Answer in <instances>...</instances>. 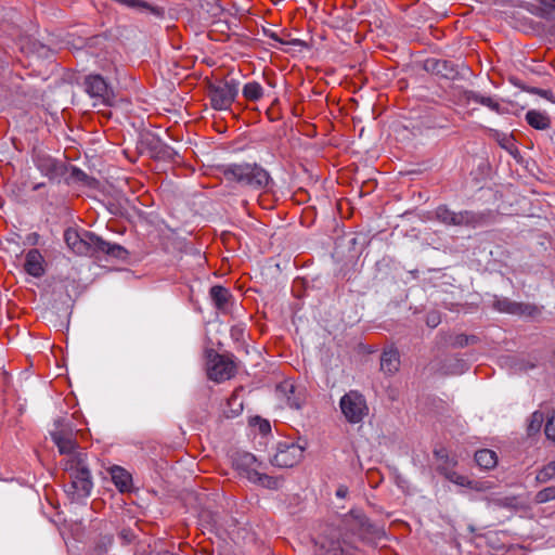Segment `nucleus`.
<instances>
[{"label": "nucleus", "instance_id": "nucleus-1", "mask_svg": "<svg viewBox=\"0 0 555 555\" xmlns=\"http://www.w3.org/2000/svg\"><path fill=\"white\" fill-rule=\"evenodd\" d=\"M218 171L227 181L253 190H266L272 183L270 173L257 163L222 164L218 166Z\"/></svg>", "mask_w": 555, "mask_h": 555}, {"label": "nucleus", "instance_id": "nucleus-2", "mask_svg": "<svg viewBox=\"0 0 555 555\" xmlns=\"http://www.w3.org/2000/svg\"><path fill=\"white\" fill-rule=\"evenodd\" d=\"M62 465L70 478L67 492L72 495V500L80 501L88 498L91 494L93 482L87 453L78 452L72 457L64 459Z\"/></svg>", "mask_w": 555, "mask_h": 555}, {"label": "nucleus", "instance_id": "nucleus-3", "mask_svg": "<svg viewBox=\"0 0 555 555\" xmlns=\"http://www.w3.org/2000/svg\"><path fill=\"white\" fill-rule=\"evenodd\" d=\"M436 219L446 225L478 228L488 224V215L472 210L453 211L447 205L435 209Z\"/></svg>", "mask_w": 555, "mask_h": 555}, {"label": "nucleus", "instance_id": "nucleus-4", "mask_svg": "<svg viewBox=\"0 0 555 555\" xmlns=\"http://www.w3.org/2000/svg\"><path fill=\"white\" fill-rule=\"evenodd\" d=\"M240 90V81L235 78L219 79L208 85V96L211 107L224 111L231 107Z\"/></svg>", "mask_w": 555, "mask_h": 555}, {"label": "nucleus", "instance_id": "nucleus-5", "mask_svg": "<svg viewBox=\"0 0 555 555\" xmlns=\"http://www.w3.org/2000/svg\"><path fill=\"white\" fill-rule=\"evenodd\" d=\"M31 158L36 169L51 183H61L68 172L65 162L51 156L43 150H34Z\"/></svg>", "mask_w": 555, "mask_h": 555}, {"label": "nucleus", "instance_id": "nucleus-6", "mask_svg": "<svg viewBox=\"0 0 555 555\" xmlns=\"http://www.w3.org/2000/svg\"><path fill=\"white\" fill-rule=\"evenodd\" d=\"M207 374L209 379L221 383L235 375L236 365L232 358L219 354L215 350L206 352Z\"/></svg>", "mask_w": 555, "mask_h": 555}, {"label": "nucleus", "instance_id": "nucleus-7", "mask_svg": "<svg viewBox=\"0 0 555 555\" xmlns=\"http://www.w3.org/2000/svg\"><path fill=\"white\" fill-rule=\"evenodd\" d=\"M95 238H98V235L87 230L78 231L68 228L64 232V241L67 247L78 256H93Z\"/></svg>", "mask_w": 555, "mask_h": 555}, {"label": "nucleus", "instance_id": "nucleus-8", "mask_svg": "<svg viewBox=\"0 0 555 555\" xmlns=\"http://www.w3.org/2000/svg\"><path fill=\"white\" fill-rule=\"evenodd\" d=\"M339 408L345 418L351 423H360L369 413L366 400L357 390H350L339 400Z\"/></svg>", "mask_w": 555, "mask_h": 555}, {"label": "nucleus", "instance_id": "nucleus-9", "mask_svg": "<svg viewBox=\"0 0 555 555\" xmlns=\"http://www.w3.org/2000/svg\"><path fill=\"white\" fill-rule=\"evenodd\" d=\"M352 547L340 539V532L328 529L315 541V555H352Z\"/></svg>", "mask_w": 555, "mask_h": 555}, {"label": "nucleus", "instance_id": "nucleus-10", "mask_svg": "<svg viewBox=\"0 0 555 555\" xmlns=\"http://www.w3.org/2000/svg\"><path fill=\"white\" fill-rule=\"evenodd\" d=\"M304 457V448L295 442L280 441L276 443L275 453L271 459L274 466L281 468L293 467Z\"/></svg>", "mask_w": 555, "mask_h": 555}, {"label": "nucleus", "instance_id": "nucleus-11", "mask_svg": "<svg viewBox=\"0 0 555 555\" xmlns=\"http://www.w3.org/2000/svg\"><path fill=\"white\" fill-rule=\"evenodd\" d=\"M85 90L99 103L109 105L113 99V90L107 81L99 74L88 75L85 78Z\"/></svg>", "mask_w": 555, "mask_h": 555}, {"label": "nucleus", "instance_id": "nucleus-12", "mask_svg": "<svg viewBox=\"0 0 555 555\" xmlns=\"http://www.w3.org/2000/svg\"><path fill=\"white\" fill-rule=\"evenodd\" d=\"M233 465L242 476L251 480L253 473H258L262 463L249 452H237L233 457Z\"/></svg>", "mask_w": 555, "mask_h": 555}, {"label": "nucleus", "instance_id": "nucleus-13", "mask_svg": "<svg viewBox=\"0 0 555 555\" xmlns=\"http://www.w3.org/2000/svg\"><path fill=\"white\" fill-rule=\"evenodd\" d=\"M24 269L27 274L37 279L44 275V258L38 249L34 248L27 251Z\"/></svg>", "mask_w": 555, "mask_h": 555}, {"label": "nucleus", "instance_id": "nucleus-14", "mask_svg": "<svg viewBox=\"0 0 555 555\" xmlns=\"http://www.w3.org/2000/svg\"><path fill=\"white\" fill-rule=\"evenodd\" d=\"M105 254L111 258H115L118 260H126L128 258V250L116 243H109L104 241L101 236L98 235L95 238V249L94 255Z\"/></svg>", "mask_w": 555, "mask_h": 555}, {"label": "nucleus", "instance_id": "nucleus-15", "mask_svg": "<svg viewBox=\"0 0 555 555\" xmlns=\"http://www.w3.org/2000/svg\"><path fill=\"white\" fill-rule=\"evenodd\" d=\"M147 146L153 157L163 160H173L178 153L156 135L147 139Z\"/></svg>", "mask_w": 555, "mask_h": 555}, {"label": "nucleus", "instance_id": "nucleus-16", "mask_svg": "<svg viewBox=\"0 0 555 555\" xmlns=\"http://www.w3.org/2000/svg\"><path fill=\"white\" fill-rule=\"evenodd\" d=\"M214 306L221 312L228 311L229 304L233 299L231 292L222 285H214L209 291Z\"/></svg>", "mask_w": 555, "mask_h": 555}, {"label": "nucleus", "instance_id": "nucleus-17", "mask_svg": "<svg viewBox=\"0 0 555 555\" xmlns=\"http://www.w3.org/2000/svg\"><path fill=\"white\" fill-rule=\"evenodd\" d=\"M463 96L467 102L478 103L480 105H483V106L490 108L491 111H493L498 114L503 113L501 104L495 99H493L491 96L482 95L481 93L474 91V90L464 91Z\"/></svg>", "mask_w": 555, "mask_h": 555}, {"label": "nucleus", "instance_id": "nucleus-18", "mask_svg": "<svg viewBox=\"0 0 555 555\" xmlns=\"http://www.w3.org/2000/svg\"><path fill=\"white\" fill-rule=\"evenodd\" d=\"M425 67L426 69L433 70L435 74L440 75L444 78H453L457 74L453 64L446 60H427Z\"/></svg>", "mask_w": 555, "mask_h": 555}, {"label": "nucleus", "instance_id": "nucleus-19", "mask_svg": "<svg viewBox=\"0 0 555 555\" xmlns=\"http://www.w3.org/2000/svg\"><path fill=\"white\" fill-rule=\"evenodd\" d=\"M54 444L57 447L59 452L66 455L65 459L74 456L78 452H85L76 442L75 434L73 436L55 437Z\"/></svg>", "mask_w": 555, "mask_h": 555}, {"label": "nucleus", "instance_id": "nucleus-20", "mask_svg": "<svg viewBox=\"0 0 555 555\" xmlns=\"http://www.w3.org/2000/svg\"><path fill=\"white\" fill-rule=\"evenodd\" d=\"M400 366L399 352L396 349L385 350L380 357V369L384 373L392 375Z\"/></svg>", "mask_w": 555, "mask_h": 555}, {"label": "nucleus", "instance_id": "nucleus-21", "mask_svg": "<svg viewBox=\"0 0 555 555\" xmlns=\"http://www.w3.org/2000/svg\"><path fill=\"white\" fill-rule=\"evenodd\" d=\"M112 480L120 492L129 491L132 483L131 475L120 466L111 469Z\"/></svg>", "mask_w": 555, "mask_h": 555}, {"label": "nucleus", "instance_id": "nucleus-22", "mask_svg": "<svg viewBox=\"0 0 555 555\" xmlns=\"http://www.w3.org/2000/svg\"><path fill=\"white\" fill-rule=\"evenodd\" d=\"M526 121L537 130H545L551 127L548 115L535 109H530L526 113Z\"/></svg>", "mask_w": 555, "mask_h": 555}, {"label": "nucleus", "instance_id": "nucleus-23", "mask_svg": "<svg viewBox=\"0 0 555 555\" xmlns=\"http://www.w3.org/2000/svg\"><path fill=\"white\" fill-rule=\"evenodd\" d=\"M475 461L479 467L491 469L498 464V455L490 449H482L475 453Z\"/></svg>", "mask_w": 555, "mask_h": 555}, {"label": "nucleus", "instance_id": "nucleus-24", "mask_svg": "<svg viewBox=\"0 0 555 555\" xmlns=\"http://www.w3.org/2000/svg\"><path fill=\"white\" fill-rule=\"evenodd\" d=\"M493 138L502 149L507 151L514 157L519 154V151L514 142V137L512 134L504 133L499 130H493Z\"/></svg>", "mask_w": 555, "mask_h": 555}, {"label": "nucleus", "instance_id": "nucleus-25", "mask_svg": "<svg viewBox=\"0 0 555 555\" xmlns=\"http://www.w3.org/2000/svg\"><path fill=\"white\" fill-rule=\"evenodd\" d=\"M251 480H249L253 483L259 485L263 488L270 489V490H278L281 486V480L276 477L269 476L267 474H262L260 472L253 473Z\"/></svg>", "mask_w": 555, "mask_h": 555}, {"label": "nucleus", "instance_id": "nucleus-26", "mask_svg": "<svg viewBox=\"0 0 555 555\" xmlns=\"http://www.w3.org/2000/svg\"><path fill=\"white\" fill-rule=\"evenodd\" d=\"M437 470L440 475L444 476L446 479L461 487H469L472 483L467 477L452 470L450 466H438Z\"/></svg>", "mask_w": 555, "mask_h": 555}, {"label": "nucleus", "instance_id": "nucleus-27", "mask_svg": "<svg viewBox=\"0 0 555 555\" xmlns=\"http://www.w3.org/2000/svg\"><path fill=\"white\" fill-rule=\"evenodd\" d=\"M492 307H493V309H495L496 311H499L501 313H507V314L515 315V312H517L516 311L517 301H513L507 297L494 296Z\"/></svg>", "mask_w": 555, "mask_h": 555}, {"label": "nucleus", "instance_id": "nucleus-28", "mask_svg": "<svg viewBox=\"0 0 555 555\" xmlns=\"http://www.w3.org/2000/svg\"><path fill=\"white\" fill-rule=\"evenodd\" d=\"M242 93L246 100L257 102L263 96V88L257 81H249L244 85Z\"/></svg>", "mask_w": 555, "mask_h": 555}, {"label": "nucleus", "instance_id": "nucleus-29", "mask_svg": "<svg viewBox=\"0 0 555 555\" xmlns=\"http://www.w3.org/2000/svg\"><path fill=\"white\" fill-rule=\"evenodd\" d=\"M73 435H74V430H73L70 424H68L65 418L60 417L54 421L53 429L50 430V436H51L53 442H55L56 436L66 437V436H73Z\"/></svg>", "mask_w": 555, "mask_h": 555}, {"label": "nucleus", "instance_id": "nucleus-30", "mask_svg": "<svg viewBox=\"0 0 555 555\" xmlns=\"http://www.w3.org/2000/svg\"><path fill=\"white\" fill-rule=\"evenodd\" d=\"M286 395V404L294 410H299L302 406V400L295 395V387L291 384H283L279 387Z\"/></svg>", "mask_w": 555, "mask_h": 555}, {"label": "nucleus", "instance_id": "nucleus-31", "mask_svg": "<svg viewBox=\"0 0 555 555\" xmlns=\"http://www.w3.org/2000/svg\"><path fill=\"white\" fill-rule=\"evenodd\" d=\"M515 315L534 319L541 314V308L533 304L517 302Z\"/></svg>", "mask_w": 555, "mask_h": 555}, {"label": "nucleus", "instance_id": "nucleus-32", "mask_svg": "<svg viewBox=\"0 0 555 555\" xmlns=\"http://www.w3.org/2000/svg\"><path fill=\"white\" fill-rule=\"evenodd\" d=\"M552 479H555V461L544 465L537 472L535 475V481L538 483H546Z\"/></svg>", "mask_w": 555, "mask_h": 555}, {"label": "nucleus", "instance_id": "nucleus-33", "mask_svg": "<svg viewBox=\"0 0 555 555\" xmlns=\"http://www.w3.org/2000/svg\"><path fill=\"white\" fill-rule=\"evenodd\" d=\"M361 527L363 528V531L373 539H380L385 535L384 528L377 524L371 522L367 518H364L361 521Z\"/></svg>", "mask_w": 555, "mask_h": 555}, {"label": "nucleus", "instance_id": "nucleus-34", "mask_svg": "<svg viewBox=\"0 0 555 555\" xmlns=\"http://www.w3.org/2000/svg\"><path fill=\"white\" fill-rule=\"evenodd\" d=\"M478 341L479 337L476 335L459 334L452 338L451 346L453 348H464L468 345L477 344Z\"/></svg>", "mask_w": 555, "mask_h": 555}, {"label": "nucleus", "instance_id": "nucleus-35", "mask_svg": "<svg viewBox=\"0 0 555 555\" xmlns=\"http://www.w3.org/2000/svg\"><path fill=\"white\" fill-rule=\"evenodd\" d=\"M69 169V177L64 178L67 184H69L70 182H81L82 184L89 185L90 178L85 171L75 166H72Z\"/></svg>", "mask_w": 555, "mask_h": 555}, {"label": "nucleus", "instance_id": "nucleus-36", "mask_svg": "<svg viewBox=\"0 0 555 555\" xmlns=\"http://www.w3.org/2000/svg\"><path fill=\"white\" fill-rule=\"evenodd\" d=\"M555 500V485L538 491L533 498L535 504H544Z\"/></svg>", "mask_w": 555, "mask_h": 555}, {"label": "nucleus", "instance_id": "nucleus-37", "mask_svg": "<svg viewBox=\"0 0 555 555\" xmlns=\"http://www.w3.org/2000/svg\"><path fill=\"white\" fill-rule=\"evenodd\" d=\"M450 364H444L448 374H463L467 370V363L462 359H450Z\"/></svg>", "mask_w": 555, "mask_h": 555}, {"label": "nucleus", "instance_id": "nucleus-38", "mask_svg": "<svg viewBox=\"0 0 555 555\" xmlns=\"http://www.w3.org/2000/svg\"><path fill=\"white\" fill-rule=\"evenodd\" d=\"M555 12V0H540V7L537 15L548 18Z\"/></svg>", "mask_w": 555, "mask_h": 555}, {"label": "nucleus", "instance_id": "nucleus-39", "mask_svg": "<svg viewBox=\"0 0 555 555\" xmlns=\"http://www.w3.org/2000/svg\"><path fill=\"white\" fill-rule=\"evenodd\" d=\"M542 423H543V415L539 412H534L531 415V421L528 425V431L530 434L539 431Z\"/></svg>", "mask_w": 555, "mask_h": 555}, {"label": "nucleus", "instance_id": "nucleus-40", "mask_svg": "<svg viewBox=\"0 0 555 555\" xmlns=\"http://www.w3.org/2000/svg\"><path fill=\"white\" fill-rule=\"evenodd\" d=\"M266 34L272 38L273 40L280 42L281 44H288V46H293V47H299V48H305L307 47L306 42L300 40V39H292L289 41H283L275 33L271 31V33H267Z\"/></svg>", "mask_w": 555, "mask_h": 555}, {"label": "nucleus", "instance_id": "nucleus-41", "mask_svg": "<svg viewBox=\"0 0 555 555\" xmlns=\"http://www.w3.org/2000/svg\"><path fill=\"white\" fill-rule=\"evenodd\" d=\"M544 431L548 439L555 441V411L547 418Z\"/></svg>", "mask_w": 555, "mask_h": 555}, {"label": "nucleus", "instance_id": "nucleus-42", "mask_svg": "<svg viewBox=\"0 0 555 555\" xmlns=\"http://www.w3.org/2000/svg\"><path fill=\"white\" fill-rule=\"evenodd\" d=\"M441 323V317L438 311H430L426 315V324L430 328L437 327Z\"/></svg>", "mask_w": 555, "mask_h": 555}, {"label": "nucleus", "instance_id": "nucleus-43", "mask_svg": "<svg viewBox=\"0 0 555 555\" xmlns=\"http://www.w3.org/2000/svg\"><path fill=\"white\" fill-rule=\"evenodd\" d=\"M531 92L533 94H538L540 95L541 98L552 102V103H555V94L552 90H548V89H540V88H532L531 89Z\"/></svg>", "mask_w": 555, "mask_h": 555}, {"label": "nucleus", "instance_id": "nucleus-44", "mask_svg": "<svg viewBox=\"0 0 555 555\" xmlns=\"http://www.w3.org/2000/svg\"><path fill=\"white\" fill-rule=\"evenodd\" d=\"M434 454L437 460L444 462L442 466H453L455 464V462L449 459L447 451L444 449L435 450Z\"/></svg>", "mask_w": 555, "mask_h": 555}, {"label": "nucleus", "instance_id": "nucleus-45", "mask_svg": "<svg viewBox=\"0 0 555 555\" xmlns=\"http://www.w3.org/2000/svg\"><path fill=\"white\" fill-rule=\"evenodd\" d=\"M228 404L230 406H235L234 410H232V415L231 416H235L237 415L242 410H243V402L238 400V397L233 395L229 400H228Z\"/></svg>", "mask_w": 555, "mask_h": 555}, {"label": "nucleus", "instance_id": "nucleus-46", "mask_svg": "<svg viewBox=\"0 0 555 555\" xmlns=\"http://www.w3.org/2000/svg\"><path fill=\"white\" fill-rule=\"evenodd\" d=\"M39 240H40V235L37 232L29 233L26 236V243L28 245L35 246V245H37L39 243Z\"/></svg>", "mask_w": 555, "mask_h": 555}, {"label": "nucleus", "instance_id": "nucleus-47", "mask_svg": "<svg viewBox=\"0 0 555 555\" xmlns=\"http://www.w3.org/2000/svg\"><path fill=\"white\" fill-rule=\"evenodd\" d=\"M348 494V488L346 486H339L336 490V496L339 499H345Z\"/></svg>", "mask_w": 555, "mask_h": 555}, {"label": "nucleus", "instance_id": "nucleus-48", "mask_svg": "<svg viewBox=\"0 0 555 555\" xmlns=\"http://www.w3.org/2000/svg\"><path fill=\"white\" fill-rule=\"evenodd\" d=\"M212 1L215 2V4H214V5H212V8H211V13H212L214 15H218V14H220V13L223 11V9H222V8H221V5L218 3V2H219V0H212Z\"/></svg>", "mask_w": 555, "mask_h": 555}, {"label": "nucleus", "instance_id": "nucleus-49", "mask_svg": "<svg viewBox=\"0 0 555 555\" xmlns=\"http://www.w3.org/2000/svg\"><path fill=\"white\" fill-rule=\"evenodd\" d=\"M120 537L126 541V542H130L133 534L130 530H122L120 532Z\"/></svg>", "mask_w": 555, "mask_h": 555}, {"label": "nucleus", "instance_id": "nucleus-50", "mask_svg": "<svg viewBox=\"0 0 555 555\" xmlns=\"http://www.w3.org/2000/svg\"><path fill=\"white\" fill-rule=\"evenodd\" d=\"M242 334H243V328L237 327V326L232 327V330H231V335H232V337L237 338V337H238V335H242Z\"/></svg>", "mask_w": 555, "mask_h": 555}, {"label": "nucleus", "instance_id": "nucleus-51", "mask_svg": "<svg viewBox=\"0 0 555 555\" xmlns=\"http://www.w3.org/2000/svg\"><path fill=\"white\" fill-rule=\"evenodd\" d=\"M44 186V183L43 182H39V183H36L34 186H33V191H38L39 189L43 188Z\"/></svg>", "mask_w": 555, "mask_h": 555}]
</instances>
